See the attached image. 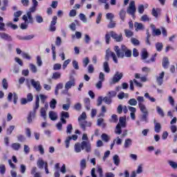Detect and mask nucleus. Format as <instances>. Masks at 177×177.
Here are the masks:
<instances>
[{
    "mask_svg": "<svg viewBox=\"0 0 177 177\" xmlns=\"http://www.w3.org/2000/svg\"><path fill=\"white\" fill-rule=\"evenodd\" d=\"M113 49L119 59L132 57V50H129L125 45H122L120 48V46H115Z\"/></svg>",
    "mask_w": 177,
    "mask_h": 177,
    "instance_id": "obj_1",
    "label": "nucleus"
},
{
    "mask_svg": "<svg viewBox=\"0 0 177 177\" xmlns=\"http://www.w3.org/2000/svg\"><path fill=\"white\" fill-rule=\"evenodd\" d=\"M75 153H81L82 150H84L86 153H91L92 147L91 142L87 141H82V142H77L74 146Z\"/></svg>",
    "mask_w": 177,
    "mask_h": 177,
    "instance_id": "obj_2",
    "label": "nucleus"
},
{
    "mask_svg": "<svg viewBox=\"0 0 177 177\" xmlns=\"http://www.w3.org/2000/svg\"><path fill=\"white\" fill-rule=\"evenodd\" d=\"M110 57H112L114 63H118V59H117V55H115V53L110 50H106L105 55V60L106 62H109V60H110Z\"/></svg>",
    "mask_w": 177,
    "mask_h": 177,
    "instance_id": "obj_3",
    "label": "nucleus"
},
{
    "mask_svg": "<svg viewBox=\"0 0 177 177\" xmlns=\"http://www.w3.org/2000/svg\"><path fill=\"white\" fill-rule=\"evenodd\" d=\"M127 13L131 15L132 17H135V13H136V6H135V1H131L127 8Z\"/></svg>",
    "mask_w": 177,
    "mask_h": 177,
    "instance_id": "obj_4",
    "label": "nucleus"
},
{
    "mask_svg": "<svg viewBox=\"0 0 177 177\" xmlns=\"http://www.w3.org/2000/svg\"><path fill=\"white\" fill-rule=\"evenodd\" d=\"M139 109L140 111L142 113V118L144 120V121H147V117L149 115V111H147V109L146 108V106L144 105H140Z\"/></svg>",
    "mask_w": 177,
    "mask_h": 177,
    "instance_id": "obj_5",
    "label": "nucleus"
},
{
    "mask_svg": "<svg viewBox=\"0 0 177 177\" xmlns=\"http://www.w3.org/2000/svg\"><path fill=\"white\" fill-rule=\"evenodd\" d=\"M111 37L116 41V42H122V41H124V38L122 37V34H117L114 31L110 32Z\"/></svg>",
    "mask_w": 177,
    "mask_h": 177,
    "instance_id": "obj_6",
    "label": "nucleus"
},
{
    "mask_svg": "<svg viewBox=\"0 0 177 177\" xmlns=\"http://www.w3.org/2000/svg\"><path fill=\"white\" fill-rule=\"evenodd\" d=\"M22 19L25 23H30V24H34V18H32V15L30 14V12H27V15H23Z\"/></svg>",
    "mask_w": 177,
    "mask_h": 177,
    "instance_id": "obj_7",
    "label": "nucleus"
},
{
    "mask_svg": "<svg viewBox=\"0 0 177 177\" xmlns=\"http://www.w3.org/2000/svg\"><path fill=\"white\" fill-rule=\"evenodd\" d=\"M13 97V103L14 104H17V100H19V96L16 93H9L8 95V101L12 102V98Z\"/></svg>",
    "mask_w": 177,
    "mask_h": 177,
    "instance_id": "obj_8",
    "label": "nucleus"
},
{
    "mask_svg": "<svg viewBox=\"0 0 177 177\" xmlns=\"http://www.w3.org/2000/svg\"><path fill=\"white\" fill-rule=\"evenodd\" d=\"M66 118H70V113L66 111H62L60 115V121L62 124H67Z\"/></svg>",
    "mask_w": 177,
    "mask_h": 177,
    "instance_id": "obj_9",
    "label": "nucleus"
},
{
    "mask_svg": "<svg viewBox=\"0 0 177 177\" xmlns=\"http://www.w3.org/2000/svg\"><path fill=\"white\" fill-rule=\"evenodd\" d=\"M56 23H57V17L54 16L53 17V20L50 22V28H49V31H51V32H54V31H56Z\"/></svg>",
    "mask_w": 177,
    "mask_h": 177,
    "instance_id": "obj_10",
    "label": "nucleus"
},
{
    "mask_svg": "<svg viewBox=\"0 0 177 177\" xmlns=\"http://www.w3.org/2000/svg\"><path fill=\"white\" fill-rule=\"evenodd\" d=\"M92 127V123L86 120H83L80 122V128H82V131H86V127Z\"/></svg>",
    "mask_w": 177,
    "mask_h": 177,
    "instance_id": "obj_11",
    "label": "nucleus"
},
{
    "mask_svg": "<svg viewBox=\"0 0 177 177\" xmlns=\"http://www.w3.org/2000/svg\"><path fill=\"white\" fill-rule=\"evenodd\" d=\"M31 85L36 89L37 92H39L41 89V84H39V82H35L34 79H32L30 80Z\"/></svg>",
    "mask_w": 177,
    "mask_h": 177,
    "instance_id": "obj_12",
    "label": "nucleus"
},
{
    "mask_svg": "<svg viewBox=\"0 0 177 177\" xmlns=\"http://www.w3.org/2000/svg\"><path fill=\"white\" fill-rule=\"evenodd\" d=\"M48 162H45L42 158H39L37 162V165L39 169H44V167L46 165Z\"/></svg>",
    "mask_w": 177,
    "mask_h": 177,
    "instance_id": "obj_13",
    "label": "nucleus"
},
{
    "mask_svg": "<svg viewBox=\"0 0 177 177\" xmlns=\"http://www.w3.org/2000/svg\"><path fill=\"white\" fill-rule=\"evenodd\" d=\"M154 124V131L156 133H160L161 132V123L157 122L156 120L153 121Z\"/></svg>",
    "mask_w": 177,
    "mask_h": 177,
    "instance_id": "obj_14",
    "label": "nucleus"
},
{
    "mask_svg": "<svg viewBox=\"0 0 177 177\" xmlns=\"http://www.w3.org/2000/svg\"><path fill=\"white\" fill-rule=\"evenodd\" d=\"M0 38L1 39H4L5 41H12V37L8 35V33H5V32H0Z\"/></svg>",
    "mask_w": 177,
    "mask_h": 177,
    "instance_id": "obj_15",
    "label": "nucleus"
},
{
    "mask_svg": "<svg viewBox=\"0 0 177 177\" xmlns=\"http://www.w3.org/2000/svg\"><path fill=\"white\" fill-rule=\"evenodd\" d=\"M164 75H165V73L162 72L159 75V76L156 78V81H157L158 85H159V86H161V85H162V82H163V80H164Z\"/></svg>",
    "mask_w": 177,
    "mask_h": 177,
    "instance_id": "obj_16",
    "label": "nucleus"
},
{
    "mask_svg": "<svg viewBox=\"0 0 177 177\" xmlns=\"http://www.w3.org/2000/svg\"><path fill=\"white\" fill-rule=\"evenodd\" d=\"M163 68L167 69L169 67V59L167 57H164L162 62Z\"/></svg>",
    "mask_w": 177,
    "mask_h": 177,
    "instance_id": "obj_17",
    "label": "nucleus"
},
{
    "mask_svg": "<svg viewBox=\"0 0 177 177\" xmlns=\"http://www.w3.org/2000/svg\"><path fill=\"white\" fill-rule=\"evenodd\" d=\"M39 109V96L37 95L36 96V100H35V105L33 107V115L37 114V110Z\"/></svg>",
    "mask_w": 177,
    "mask_h": 177,
    "instance_id": "obj_18",
    "label": "nucleus"
},
{
    "mask_svg": "<svg viewBox=\"0 0 177 177\" xmlns=\"http://www.w3.org/2000/svg\"><path fill=\"white\" fill-rule=\"evenodd\" d=\"M121 78H122V73H118V72H117L113 76L112 81L113 84H116V82H119Z\"/></svg>",
    "mask_w": 177,
    "mask_h": 177,
    "instance_id": "obj_19",
    "label": "nucleus"
},
{
    "mask_svg": "<svg viewBox=\"0 0 177 177\" xmlns=\"http://www.w3.org/2000/svg\"><path fill=\"white\" fill-rule=\"evenodd\" d=\"M72 86H75V80H72L67 82L65 84V89H71Z\"/></svg>",
    "mask_w": 177,
    "mask_h": 177,
    "instance_id": "obj_20",
    "label": "nucleus"
},
{
    "mask_svg": "<svg viewBox=\"0 0 177 177\" xmlns=\"http://www.w3.org/2000/svg\"><path fill=\"white\" fill-rule=\"evenodd\" d=\"M147 57H149V53L147 52V50L146 48H144L141 51V59L146 60Z\"/></svg>",
    "mask_w": 177,
    "mask_h": 177,
    "instance_id": "obj_21",
    "label": "nucleus"
},
{
    "mask_svg": "<svg viewBox=\"0 0 177 177\" xmlns=\"http://www.w3.org/2000/svg\"><path fill=\"white\" fill-rule=\"evenodd\" d=\"M119 124L120 127H122V128H125L126 124H127V118L126 117H120L119 118Z\"/></svg>",
    "mask_w": 177,
    "mask_h": 177,
    "instance_id": "obj_22",
    "label": "nucleus"
},
{
    "mask_svg": "<svg viewBox=\"0 0 177 177\" xmlns=\"http://www.w3.org/2000/svg\"><path fill=\"white\" fill-rule=\"evenodd\" d=\"M151 28L152 29V31H153L154 35L158 36V35H160L161 34V30L156 29V26L154 24H151Z\"/></svg>",
    "mask_w": 177,
    "mask_h": 177,
    "instance_id": "obj_23",
    "label": "nucleus"
},
{
    "mask_svg": "<svg viewBox=\"0 0 177 177\" xmlns=\"http://www.w3.org/2000/svg\"><path fill=\"white\" fill-rule=\"evenodd\" d=\"M11 147L12 150H15V151H18L21 148V145L19 142H14L11 145Z\"/></svg>",
    "mask_w": 177,
    "mask_h": 177,
    "instance_id": "obj_24",
    "label": "nucleus"
},
{
    "mask_svg": "<svg viewBox=\"0 0 177 177\" xmlns=\"http://www.w3.org/2000/svg\"><path fill=\"white\" fill-rule=\"evenodd\" d=\"M35 115L34 114V111H30L27 117L28 124H31L32 122V118H35Z\"/></svg>",
    "mask_w": 177,
    "mask_h": 177,
    "instance_id": "obj_25",
    "label": "nucleus"
},
{
    "mask_svg": "<svg viewBox=\"0 0 177 177\" xmlns=\"http://www.w3.org/2000/svg\"><path fill=\"white\" fill-rule=\"evenodd\" d=\"M48 115H49V118L52 121H56V120H57V115L53 111H50Z\"/></svg>",
    "mask_w": 177,
    "mask_h": 177,
    "instance_id": "obj_26",
    "label": "nucleus"
},
{
    "mask_svg": "<svg viewBox=\"0 0 177 177\" xmlns=\"http://www.w3.org/2000/svg\"><path fill=\"white\" fill-rule=\"evenodd\" d=\"M84 102L86 110H91V99L84 98Z\"/></svg>",
    "mask_w": 177,
    "mask_h": 177,
    "instance_id": "obj_27",
    "label": "nucleus"
},
{
    "mask_svg": "<svg viewBox=\"0 0 177 177\" xmlns=\"http://www.w3.org/2000/svg\"><path fill=\"white\" fill-rule=\"evenodd\" d=\"M127 15V12L125 10L122 9L119 13L120 18L121 19L122 21H125V16Z\"/></svg>",
    "mask_w": 177,
    "mask_h": 177,
    "instance_id": "obj_28",
    "label": "nucleus"
},
{
    "mask_svg": "<svg viewBox=\"0 0 177 177\" xmlns=\"http://www.w3.org/2000/svg\"><path fill=\"white\" fill-rule=\"evenodd\" d=\"M156 111L158 114L162 117V118H164L165 117V113H164V111H162V109L160 106H156Z\"/></svg>",
    "mask_w": 177,
    "mask_h": 177,
    "instance_id": "obj_29",
    "label": "nucleus"
},
{
    "mask_svg": "<svg viewBox=\"0 0 177 177\" xmlns=\"http://www.w3.org/2000/svg\"><path fill=\"white\" fill-rule=\"evenodd\" d=\"M134 26L136 28V31H139L140 30H143L145 28L143 27V24L138 22H135Z\"/></svg>",
    "mask_w": 177,
    "mask_h": 177,
    "instance_id": "obj_30",
    "label": "nucleus"
},
{
    "mask_svg": "<svg viewBox=\"0 0 177 177\" xmlns=\"http://www.w3.org/2000/svg\"><path fill=\"white\" fill-rule=\"evenodd\" d=\"M124 149H128L129 146H132V140L131 138L126 139L124 141Z\"/></svg>",
    "mask_w": 177,
    "mask_h": 177,
    "instance_id": "obj_31",
    "label": "nucleus"
},
{
    "mask_svg": "<svg viewBox=\"0 0 177 177\" xmlns=\"http://www.w3.org/2000/svg\"><path fill=\"white\" fill-rule=\"evenodd\" d=\"M121 124H120V123H118L116 125V129L115 130V133H116L117 135H121V133H122V129H121Z\"/></svg>",
    "mask_w": 177,
    "mask_h": 177,
    "instance_id": "obj_32",
    "label": "nucleus"
},
{
    "mask_svg": "<svg viewBox=\"0 0 177 177\" xmlns=\"http://www.w3.org/2000/svg\"><path fill=\"white\" fill-rule=\"evenodd\" d=\"M62 77V73L60 72H55L53 74L52 80H59Z\"/></svg>",
    "mask_w": 177,
    "mask_h": 177,
    "instance_id": "obj_33",
    "label": "nucleus"
},
{
    "mask_svg": "<svg viewBox=\"0 0 177 177\" xmlns=\"http://www.w3.org/2000/svg\"><path fill=\"white\" fill-rule=\"evenodd\" d=\"M120 156H118V155H115L113 156V162L115 165H116V167H118V165H120Z\"/></svg>",
    "mask_w": 177,
    "mask_h": 177,
    "instance_id": "obj_34",
    "label": "nucleus"
},
{
    "mask_svg": "<svg viewBox=\"0 0 177 177\" xmlns=\"http://www.w3.org/2000/svg\"><path fill=\"white\" fill-rule=\"evenodd\" d=\"M8 3L9 1L8 0H3V6L1 7V10H2L3 12H5V10H6V8H8Z\"/></svg>",
    "mask_w": 177,
    "mask_h": 177,
    "instance_id": "obj_35",
    "label": "nucleus"
},
{
    "mask_svg": "<svg viewBox=\"0 0 177 177\" xmlns=\"http://www.w3.org/2000/svg\"><path fill=\"white\" fill-rule=\"evenodd\" d=\"M124 34L127 38H131V37H133V32L128 29L124 30Z\"/></svg>",
    "mask_w": 177,
    "mask_h": 177,
    "instance_id": "obj_36",
    "label": "nucleus"
},
{
    "mask_svg": "<svg viewBox=\"0 0 177 177\" xmlns=\"http://www.w3.org/2000/svg\"><path fill=\"white\" fill-rule=\"evenodd\" d=\"M156 57H157V53L153 55L150 59L145 61V63H147V64L150 63H154V62H156Z\"/></svg>",
    "mask_w": 177,
    "mask_h": 177,
    "instance_id": "obj_37",
    "label": "nucleus"
},
{
    "mask_svg": "<svg viewBox=\"0 0 177 177\" xmlns=\"http://www.w3.org/2000/svg\"><path fill=\"white\" fill-rule=\"evenodd\" d=\"M104 71L105 73H110V66H109V62H104L103 64Z\"/></svg>",
    "mask_w": 177,
    "mask_h": 177,
    "instance_id": "obj_38",
    "label": "nucleus"
},
{
    "mask_svg": "<svg viewBox=\"0 0 177 177\" xmlns=\"http://www.w3.org/2000/svg\"><path fill=\"white\" fill-rule=\"evenodd\" d=\"M155 46L158 52H161L162 50V43L158 42L156 44Z\"/></svg>",
    "mask_w": 177,
    "mask_h": 177,
    "instance_id": "obj_39",
    "label": "nucleus"
},
{
    "mask_svg": "<svg viewBox=\"0 0 177 177\" xmlns=\"http://www.w3.org/2000/svg\"><path fill=\"white\" fill-rule=\"evenodd\" d=\"M131 44H133V45H134L135 46H138L140 45V41H139V40H138L135 37H132L131 39Z\"/></svg>",
    "mask_w": 177,
    "mask_h": 177,
    "instance_id": "obj_40",
    "label": "nucleus"
},
{
    "mask_svg": "<svg viewBox=\"0 0 177 177\" xmlns=\"http://www.w3.org/2000/svg\"><path fill=\"white\" fill-rule=\"evenodd\" d=\"M40 114L41 116L43 117L44 120H46V109H45V108H41Z\"/></svg>",
    "mask_w": 177,
    "mask_h": 177,
    "instance_id": "obj_41",
    "label": "nucleus"
},
{
    "mask_svg": "<svg viewBox=\"0 0 177 177\" xmlns=\"http://www.w3.org/2000/svg\"><path fill=\"white\" fill-rule=\"evenodd\" d=\"M57 104V102L56 101V100L53 99L50 102V109H56V104Z\"/></svg>",
    "mask_w": 177,
    "mask_h": 177,
    "instance_id": "obj_42",
    "label": "nucleus"
},
{
    "mask_svg": "<svg viewBox=\"0 0 177 177\" xmlns=\"http://www.w3.org/2000/svg\"><path fill=\"white\" fill-rule=\"evenodd\" d=\"M83 121H85L86 120V113L85 112H83L81 115L78 118L79 122H81Z\"/></svg>",
    "mask_w": 177,
    "mask_h": 177,
    "instance_id": "obj_43",
    "label": "nucleus"
},
{
    "mask_svg": "<svg viewBox=\"0 0 177 177\" xmlns=\"http://www.w3.org/2000/svg\"><path fill=\"white\" fill-rule=\"evenodd\" d=\"M86 168V160L85 159H82L80 161V169H85Z\"/></svg>",
    "mask_w": 177,
    "mask_h": 177,
    "instance_id": "obj_44",
    "label": "nucleus"
},
{
    "mask_svg": "<svg viewBox=\"0 0 177 177\" xmlns=\"http://www.w3.org/2000/svg\"><path fill=\"white\" fill-rule=\"evenodd\" d=\"M110 122H118V116L115 114L112 115L111 118L110 120Z\"/></svg>",
    "mask_w": 177,
    "mask_h": 177,
    "instance_id": "obj_45",
    "label": "nucleus"
},
{
    "mask_svg": "<svg viewBox=\"0 0 177 177\" xmlns=\"http://www.w3.org/2000/svg\"><path fill=\"white\" fill-rule=\"evenodd\" d=\"M137 100L138 102V106H143V102H145V97H143L142 96H138L137 97Z\"/></svg>",
    "mask_w": 177,
    "mask_h": 177,
    "instance_id": "obj_46",
    "label": "nucleus"
},
{
    "mask_svg": "<svg viewBox=\"0 0 177 177\" xmlns=\"http://www.w3.org/2000/svg\"><path fill=\"white\" fill-rule=\"evenodd\" d=\"M168 164L173 168V169H177V163L172 160H169Z\"/></svg>",
    "mask_w": 177,
    "mask_h": 177,
    "instance_id": "obj_47",
    "label": "nucleus"
},
{
    "mask_svg": "<svg viewBox=\"0 0 177 177\" xmlns=\"http://www.w3.org/2000/svg\"><path fill=\"white\" fill-rule=\"evenodd\" d=\"M101 138L102 139V140L104 142H109V140H110V137H109V136L106 133H102V136H101Z\"/></svg>",
    "mask_w": 177,
    "mask_h": 177,
    "instance_id": "obj_48",
    "label": "nucleus"
},
{
    "mask_svg": "<svg viewBox=\"0 0 177 177\" xmlns=\"http://www.w3.org/2000/svg\"><path fill=\"white\" fill-rule=\"evenodd\" d=\"M104 103H106V104H111V97H104L103 99Z\"/></svg>",
    "mask_w": 177,
    "mask_h": 177,
    "instance_id": "obj_49",
    "label": "nucleus"
},
{
    "mask_svg": "<svg viewBox=\"0 0 177 177\" xmlns=\"http://www.w3.org/2000/svg\"><path fill=\"white\" fill-rule=\"evenodd\" d=\"M72 140L71 136H68L66 138L65 140V145H66V148L68 149L70 147V141Z\"/></svg>",
    "mask_w": 177,
    "mask_h": 177,
    "instance_id": "obj_50",
    "label": "nucleus"
},
{
    "mask_svg": "<svg viewBox=\"0 0 177 177\" xmlns=\"http://www.w3.org/2000/svg\"><path fill=\"white\" fill-rule=\"evenodd\" d=\"M2 86L3 89H8V87L9 86V85L8 84V80L6 79H3L2 80Z\"/></svg>",
    "mask_w": 177,
    "mask_h": 177,
    "instance_id": "obj_51",
    "label": "nucleus"
},
{
    "mask_svg": "<svg viewBox=\"0 0 177 177\" xmlns=\"http://www.w3.org/2000/svg\"><path fill=\"white\" fill-rule=\"evenodd\" d=\"M129 104H130V106H136V104H138V101L135 98L130 99L129 101Z\"/></svg>",
    "mask_w": 177,
    "mask_h": 177,
    "instance_id": "obj_52",
    "label": "nucleus"
},
{
    "mask_svg": "<svg viewBox=\"0 0 177 177\" xmlns=\"http://www.w3.org/2000/svg\"><path fill=\"white\" fill-rule=\"evenodd\" d=\"M21 56H22L23 59H26L27 60H31V56H30V55H28L26 53L23 52L21 53Z\"/></svg>",
    "mask_w": 177,
    "mask_h": 177,
    "instance_id": "obj_53",
    "label": "nucleus"
},
{
    "mask_svg": "<svg viewBox=\"0 0 177 177\" xmlns=\"http://www.w3.org/2000/svg\"><path fill=\"white\" fill-rule=\"evenodd\" d=\"M15 130V126L11 125L9 127V128L7 129V135H12V133Z\"/></svg>",
    "mask_w": 177,
    "mask_h": 177,
    "instance_id": "obj_54",
    "label": "nucleus"
},
{
    "mask_svg": "<svg viewBox=\"0 0 177 177\" xmlns=\"http://www.w3.org/2000/svg\"><path fill=\"white\" fill-rule=\"evenodd\" d=\"M106 17L107 20L112 21L113 19H114V15L111 12H108L106 15Z\"/></svg>",
    "mask_w": 177,
    "mask_h": 177,
    "instance_id": "obj_55",
    "label": "nucleus"
},
{
    "mask_svg": "<svg viewBox=\"0 0 177 177\" xmlns=\"http://www.w3.org/2000/svg\"><path fill=\"white\" fill-rule=\"evenodd\" d=\"M73 132V124H69L66 127V133H71Z\"/></svg>",
    "mask_w": 177,
    "mask_h": 177,
    "instance_id": "obj_56",
    "label": "nucleus"
},
{
    "mask_svg": "<svg viewBox=\"0 0 177 177\" xmlns=\"http://www.w3.org/2000/svg\"><path fill=\"white\" fill-rule=\"evenodd\" d=\"M53 70H55V71H57V70H62V64H55L53 65Z\"/></svg>",
    "mask_w": 177,
    "mask_h": 177,
    "instance_id": "obj_57",
    "label": "nucleus"
},
{
    "mask_svg": "<svg viewBox=\"0 0 177 177\" xmlns=\"http://www.w3.org/2000/svg\"><path fill=\"white\" fill-rule=\"evenodd\" d=\"M36 21L37 23H43L44 22V18L41 15H36L35 16Z\"/></svg>",
    "mask_w": 177,
    "mask_h": 177,
    "instance_id": "obj_58",
    "label": "nucleus"
},
{
    "mask_svg": "<svg viewBox=\"0 0 177 177\" xmlns=\"http://www.w3.org/2000/svg\"><path fill=\"white\" fill-rule=\"evenodd\" d=\"M6 172V167H5V165H0V173L1 175H3Z\"/></svg>",
    "mask_w": 177,
    "mask_h": 177,
    "instance_id": "obj_59",
    "label": "nucleus"
},
{
    "mask_svg": "<svg viewBox=\"0 0 177 177\" xmlns=\"http://www.w3.org/2000/svg\"><path fill=\"white\" fill-rule=\"evenodd\" d=\"M37 64L39 66V67H41L42 66V59H41V56L37 55Z\"/></svg>",
    "mask_w": 177,
    "mask_h": 177,
    "instance_id": "obj_60",
    "label": "nucleus"
},
{
    "mask_svg": "<svg viewBox=\"0 0 177 177\" xmlns=\"http://www.w3.org/2000/svg\"><path fill=\"white\" fill-rule=\"evenodd\" d=\"M115 21H110L109 24H108L107 27L108 28H114L115 27Z\"/></svg>",
    "mask_w": 177,
    "mask_h": 177,
    "instance_id": "obj_61",
    "label": "nucleus"
},
{
    "mask_svg": "<svg viewBox=\"0 0 177 177\" xmlns=\"http://www.w3.org/2000/svg\"><path fill=\"white\" fill-rule=\"evenodd\" d=\"M30 68L32 73H37V66L34 65L33 64H30Z\"/></svg>",
    "mask_w": 177,
    "mask_h": 177,
    "instance_id": "obj_62",
    "label": "nucleus"
},
{
    "mask_svg": "<svg viewBox=\"0 0 177 177\" xmlns=\"http://www.w3.org/2000/svg\"><path fill=\"white\" fill-rule=\"evenodd\" d=\"M26 100H27L28 101H29V102H32V100H34V96L32 95V93H28V94H27V98H26Z\"/></svg>",
    "mask_w": 177,
    "mask_h": 177,
    "instance_id": "obj_63",
    "label": "nucleus"
},
{
    "mask_svg": "<svg viewBox=\"0 0 177 177\" xmlns=\"http://www.w3.org/2000/svg\"><path fill=\"white\" fill-rule=\"evenodd\" d=\"M88 64H89V58L86 57L83 59V66L84 67H86Z\"/></svg>",
    "mask_w": 177,
    "mask_h": 177,
    "instance_id": "obj_64",
    "label": "nucleus"
}]
</instances>
